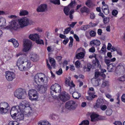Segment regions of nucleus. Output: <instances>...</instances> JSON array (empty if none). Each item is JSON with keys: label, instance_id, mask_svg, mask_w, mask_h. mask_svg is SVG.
Wrapping results in <instances>:
<instances>
[{"label": "nucleus", "instance_id": "1", "mask_svg": "<svg viewBox=\"0 0 125 125\" xmlns=\"http://www.w3.org/2000/svg\"><path fill=\"white\" fill-rule=\"evenodd\" d=\"M17 65L20 70L26 71L31 66L30 61L26 57H20L18 60Z\"/></svg>", "mask_w": 125, "mask_h": 125}, {"label": "nucleus", "instance_id": "2", "mask_svg": "<svg viewBox=\"0 0 125 125\" xmlns=\"http://www.w3.org/2000/svg\"><path fill=\"white\" fill-rule=\"evenodd\" d=\"M61 87L57 83H55L51 87V93L52 97L57 98L59 96L61 92Z\"/></svg>", "mask_w": 125, "mask_h": 125}, {"label": "nucleus", "instance_id": "3", "mask_svg": "<svg viewBox=\"0 0 125 125\" xmlns=\"http://www.w3.org/2000/svg\"><path fill=\"white\" fill-rule=\"evenodd\" d=\"M78 106L77 104L74 101L70 100L67 102L65 104L66 109L69 111L75 110Z\"/></svg>", "mask_w": 125, "mask_h": 125}, {"label": "nucleus", "instance_id": "4", "mask_svg": "<svg viewBox=\"0 0 125 125\" xmlns=\"http://www.w3.org/2000/svg\"><path fill=\"white\" fill-rule=\"evenodd\" d=\"M14 96L18 99H24L26 96L25 91L21 88L17 90L14 93Z\"/></svg>", "mask_w": 125, "mask_h": 125}, {"label": "nucleus", "instance_id": "5", "mask_svg": "<svg viewBox=\"0 0 125 125\" xmlns=\"http://www.w3.org/2000/svg\"><path fill=\"white\" fill-rule=\"evenodd\" d=\"M28 96L29 99L32 101L36 100L38 98V94L37 91L34 89H32L29 91Z\"/></svg>", "mask_w": 125, "mask_h": 125}, {"label": "nucleus", "instance_id": "6", "mask_svg": "<svg viewBox=\"0 0 125 125\" xmlns=\"http://www.w3.org/2000/svg\"><path fill=\"white\" fill-rule=\"evenodd\" d=\"M18 20L21 28L27 26L29 24V20L27 17H25Z\"/></svg>", "mask_w": 125, "mask_h": 125}, {"label": "nucleus", "instance_id": "7", "mask_svg": "<svg viewBox=\"0 0 125 125\" xmlns=\"http://www.w3.org/2000/svg\"><path fill=\"white\" fill-rule=\"evenodd\" d=\"M10 28L12 30H16L21 28V25L19 24L18 20H14L11 21L10 25Z\"/></svg>", "mask_w": 125, "mask_h": 125}, {"label": "nucleus", "instance_id": "8", "mask_svg": "<svg viewBox=\"0 0 125 125\" xmlns=\"http://www.w3.org/2000/svg\"><path fill=\"white\" fill-rule=\"evenodd\" d=\"M32 45V42L30 40H26L25 41L22 50L24 52H27L29 50Z\"/></svg>", "mask_w": 125, "mask_h": 125}, {"label": "nucleus", "instance_id": "9", "mask_svg": "<svg viewBox=\"0 0 125 125\" xmlns=\"http://www.w3.org/2000/svg\"><path fill=\"white\" fill-rule=\"evenodd\" d=\"M5 76L7 80L9 81H12L15 77L14 73L9 71L6 72Z\"/></svg>", "mask_w": 125, "mask_h": 125}, {"label": "nucleus", "instance_id": "10", "mask_svg": "<svg viewBox=\"0 0 125 125\" xmlns=\"http://www.w3.org/2000/svg\"><path fill=\"white\" fill-rule=\"evenodd\" d=\"M47 5L45 4H41L37 8V11L40 12H46L47 10Z\"/></svg>", "mask_w": 125, "mask_h": 125}, {"label": "nucleus", "instance_id": "11", "mask_svg": "<svg viewBox=\"0 0 125 125\" xmlns=\"http://www.w3.org/2000/svg\"><path fill=\"white\" fill-rule=\"evenodd\" d=\"M115 71L116 73L118 75L123 74L124 73V68L122 65H119L116 68Z\"/></svg>", "mask_w": 125, "mask_h": 125}, {"label": "nucleus", "instance_id": "12", "mask_svg": "<svg viewBox=\"0 0 125 125\" xmlns=\"http://www.w3.org/2000/svg\"><path fill=\"white\" fill-rule=\"evenodd\" d=\"M60 99L63 102H65L70 99V95L66 93H62L59 97Z\"/></svg>", "mask_w": 125, "mask_h": 125}, {"label": "nucleus", "instance_id": "13", "mask_svg": "<svg viewBox=\"0 0 125 125\" xmlns=\"http://www.w3.org/2000/svg\"><path fill=\"white\" fill-rule=\"evenodd\" d=\"M38 85L37 87V90L38 91L41 93H44L46 90V85H44L43 84L40 85Z\"/></svg>", "mask_w": 125, "mask_h": 125}, {"label": "nucleus", "instance_id": "14", "mask_svg": "<svg viewBox=\"0 0 125 125\" xmlns=\"http://www.w3.org/2000/svg\"><path fill=\"white\" fill-rule=\"evenodd\" d=\"M44 74L42 73H37L34 76V81L37 84L39 85V82Z\"/></svg>", "mask_w": 125, "mask_h": 125}, {"label": "nucleus", "instance_id": "15", "mask_svg": "<svg viewBox=\"0 0 125 125\" xmlns=\"http://www.w3.org/2000/svg\"><path fill=\"white\" fill-rule=\"evenodd\" d=\"M48 78L44 74L39 82V84H41L44 85H47L48 82Z\"/></svg>", "mask_w": 125, "mask_h": 125}, {"label": "nucleus", "instance_id": "16", "mask_svg": "<svg viewBox=\"0 0 125 125\" xmlns=\"http://www.w3.org/2000/svg\"><path fill=\"white\" fill-rule=\"evenodd\" d=\"M71 78L70 77H69V79L67 78H66L65 81V84L66 86H69L70 87H73L75 86V85L73 83V82L72 81L71 82L70 81Z\"/></svg>", "mask_w": 125, "mask_h": 125}, {"label": "nucleus", "instance_id": "17", "mask_svg": "<svg viewBox=\"0 0 125 125\" xmlns=\"http://www.w3.org/2000/svg\"><path fill=\"white\" fill-rule=\"evenodd\" d=\"M17 115L15 117L14 119H15L17 121H20L23 120L24 119V115L22 113H18Z\"/></svg>", "mask_w": 125, "mask_h": 125}, {"label": "nucleus", "instance_id": "18", "mask_svg": "<svg viewBox=\"0 0 125 125\" xmlns=\"http://www.w3.org/2000/svg\"><path fill=\"white\" fill-rule=\"evenodd\" d=\"M17 112V110L15 107L13 106L10 110V114L11 116L13 119H14L15 117L17 115L16 112Z\"/></svg>", "mask_w": 125, "mask_h": 125}, {"label": "nucleus", "instance_id": "19", "mask_svg": "<svg viewBox=\"0 0 125 125\" xmlns=\"http://www.w3.org/2000/svg\"><path fill=\"white\" fill-rule=\"evenodd\" d=\"M88 93L89 95L86 97V98L87 99L89 100H91L94 98L97 97L96 95L94 94V91H89Z\"/></svg>", "mask_w": 125, "mask_h": 125}, {"label": "nucleus", "instance_id": "20", "mask_svg": "<svg viewBox=\"0 0 125 125\" xmlns=\"http://www.w3.org/2000/svg\"><path fill=\"white\" fill-rule=\"evenodd\" d=\"M95 60L93 61L92 66L94 67V68L95 69L97 67L100 68L101 66L99 61L96 58H95Z\"/></svg>", "mask_w": 125, "mask_h": 125}, {"label": "nucleus", "instance_id": "21", "mask_svg": "<svg viewBox=\"0 0 125 125\" xmlns=\"http://www.w3.org/2000/svg\"><path fill=\"white\" fill-rule=\"evenodd\" d=\"M101 44L100 41L97 40H93L91 41L90 43V45L91 46H99Z\"/></svg>", "mask_w": 125, "mask_h": 125}, {"label": "nucleus", "instance_id": "22", "mask_svg": "<svg viewBox=\"0 0 125 125\" xmlns=\"http://www.w3.org/2000/svg\"><path fill=\"white\" fill-rule=\"evenodd\" d=\"M115 64L110 63L107 66L108 71L109 72H111L115 71L116 68Z\"/></svg>", "mask_w": 125, "mask_h": 125}, {"label": "nucleus", "instance_id": "23", "mask_svg": "<svg viewBox=\"0 0 125 125\" xmlns=\"http://www.w3.org/2000/svg\"><path fill=\"white\" fill-rule=\"evenodd\" d=\"M30 39L34 41H36L40 38L39 35L37 34H30L29 36Z\"/></svg>", "mask_w": 125, "mask_h": 125}, {"label": "nucleus", "instance_id": "24", "mask_svg": "<svg viewBox=\"0 0 125 125\" xmlns=\"http://www.w3.org/2000/svg\"><path fill=\"white\" fill-rule=\"evenodd\" d=\"M31 56L30 57L31 59L34 62H35L38 60L39 57L38 55L34 53L31 54Z\"/></svg>", "mask_w": 125, "mask_h": 125}, {"label": "nucleus", "instance_id": "25", "mask_svg": "<svg viewBox=\"0 0 125 125\" xmlns=\"http://www.w3.org/2000/svg\"><path fill=\"white\" fill-rule=\"evenodd\" d=\"M8 41L9 42H12L13 44L14 47L17 48L19 46V44L17 41L13 38L11 39L8 40Z\"/></svg>", "mask_w": 125, "mask_h": 125}, {"label": "nucleus", "instance_id": "26", "mask_svg": "<svg viewBox=\"0 0 125 125\" xmlns=\"http://www.w3.org/2000/svg\"><path fill=\"white\" fill-rule=\"evenodd\" d=\"M2 107L6 108L8 110L10 109V107L7 103L6 102H2L0 104V107Z\"/></svg>", "mask_w": 125, "mask_h": 125}, {"label": "nucleus", "instance_id": "27", "mask_svg": "<svg viewBox=\"0 0 125 125\" xmlns=\"http://www.w3.org/2000/svg\"><path fill=\"white\" fill-rule=\"evenodd\" d=\"M91 121L92 122H94L98 121L99 119V115L95 114H93L90 116Z\"/></svg>", "mask_w": 125, "mask_h": 125}, {"label": "nucleus", "instance_id": "28", "mask_svg": "<svg viewBox=\"0 0 125 125\" xmlns=\"http://www.w3.org/2000/svg\"><path fill=\"white\" fill-rule=\"evenodd\" d=\"M6 24L5 19L3 17L0 18V27L4 26Z\"/></svg>", "mask_w": 125, "mask_h": 125}, {"label": "nucleus", "instance_id": "29", "mask_svg": "<svg viewBox=\"0 0 125 125\" xmlns=\"http://www.w3.org/2000/svg\"><path fill=\"white\" fill-rule=\"evenodd\" d=\"M104 102L103 99H98L97 101V102L96 104V106L98 108H99L102 105Z\"/></svg>", "mask_w": 125, "mask_h": 125}, {"label": "nucleus", "instance_id": "30", "mask_svg": "<svg viewBox=\"0 0 125 125\" xmlns=\"http://www.w3.org/2000/svg\"><path fill=\"white\" fill-rule=\"evenodd\" d=\"M92 82L93 85L94 86H97L99 85V82L100 81L99 79H96L95 78H93L92 80Z\"/></svg>", "mask_w": 125, "mask_h": 125}, {"label": "nucleus", "instance_id": "31", "mask_svg": "<svg viewBox=\"0 0 125 125\" xmlns=\"http://www.w3.org/2000/svg\"><path fill=\"white\" fill-rule=\"evenodd\" d=\"M80 11L82 13H88L89 12V10L86 7L84 6L80 9Z\"/></svg>", "mask_w": 125, "mask_h": 125}, {"label": "nucleus", "instance_id": "32", "mask_svg": "<svg viewBox=\"0 0 125 125\" xmlns=\"http://www.w3.org/2000/svg\"><path fill=\"white\" fill-rule=\"evenodd\" d=\"M70 9V8L68 6V7H65L64 8L63 11L66 15L68 16L69 15Z\"/></svg>", "mask_w": 125, "mask_h": 125}, {"label": "nucleus", "instance_id": "33", "mask_svg": "<svg viewBox=\"0 0 125 125\" xmlns=\"http://www.w3.org/2000/svg\"><path fill=\"white\" fill-rule=\"evenodd\" d=\"M38 125H51L50 124L47 120L41 121L38 123Z\"/></svg>", "mask_w": 125, "mask_h": 125}, {"label": "nucleus", "instance_id": "34", "mask_svg": "<svg viewBox=\"0 0 125 125\" xmlns=\"http://www.w3.org/2000/svg\"><path fill=\"white\" fill-rule=\"evenodd\" d=\"M84 54L83 52H81L78 53L76 56V57L77 59H81L84 56Z\"/></svg>", "mask_w": 125, "mask_h": 125}, {"label": "nucleus", "instance_id": "35", "mask_svg": "<svg viewBox=\"0 0 125 125\" xmlns=\"http://www.w3.org/2000/svg\"><path fill=\"white\" fill-rule=\"evenodd\" d=\"M72 95L74 98L76 99H78L81 96L80 94L77 92H73V93Z\"/></svg>", "mask_w": 125, "mask_h": 125}, {"label": "nucleus", "instance_id": "36", "mask_svg": "<svg viewBox=\"0 0 125 125\" xmlns=\"http://www.w3.org/2000/svg\"><path fill=\"white\" fill-rule=\"evenodd\" d=\"M50 62L51 64V66L54 68L55 66V61L54 59L52 57L49 58Z\"/></svg>", "mask_w": 125, "mask_h": 125}, {"label": "nucleus", "instance_id": "37", "mask_svg": "<svg viewBox=\"0 0 125 125\" xmlns=\"http://www.w3.org/2000/svg\"><path fill=\"white\" fill-rule=\"evenodd\" d=\"M8 110L3 107H0V113L1 114H5L7 113Z\"/></svg>", "mask_w": 125, "mask_h": 125}, {"label": "nucleus", "instance_id": "38", "mask_svg": "<svg viewBox=\"0 0 125 125\" xmlns=\"http://www.w3.org/2000/svg\"><path fill=\"white\" fill-rule=\"evenodd\" d=\"M112 113V110L110 108H108L106 111V114L108 116L111 115Z\"/></svg>", "mask_w": 125, "mask_h": 125}, {"label": "nucleus", "instance_id": "39", "mask_svg": "<svg viewBox=\"0 0 125 125\" xmlns=\"http://www.w3.org/2000/svg\"><path fill=\"white\" fill-rule=\"evenodd\" d=\"M76 3L75 1H71L70 4L68 6L71 9V8H73L76 6Z\"/></svg>", "mask_w": 125, "mask_h": 125}, {"label": "nucleus", "instance_id": "40", "mask_svg": "<svg viewBox=\"0 0 125 125\" xmlns=\"http://www.w3.org/2000/svg\"><path fill=\"white\" fill-rule=\"evenodd\" d=\"M89 25H86L82 26L81 27V29L82 30L85 31L89 29Z\"/></svg>", "mask_w": 125, "mask_h": 125}, {"label": "nucleus", "instance_id": "41", "mask_svg": "<svg viewBox=\"0 0 125 125\" xmlns=\"http://www.w3.org/2000/svg\"><path fill=\"white\" fill-rule=\"evenodd\" d=\"M28 13V11L26 10H21L20 13V16H23L27 15Z\"/></svg>", "mask_w": 125, "mask_h": 125}, {"label": "nucleus", "instance_id": "42", "mask_svg": "<svg viewBox=\"0 0 125 125\" xmlns=\"http://www.w3.org/2000/svg\"><path fill=\"white\" fill-rule=\"evenodd\" d=\"M50 1L51 3L59 5L60 4V0H50Z\"/></svg>", "mask_w": 125, "mask_h": 125}, {"label": "nucleus", "instance_id": "43", "mask_svg": "<svg viewBox=\"0 0 125 125\" xmlns=\"http://www.w3.org/2000/svg\"><path fill=\"white\" fill-rule=\"evenodd\" d=\"M20 104L21 105H23V104L24 105H25V106H26L27 107L29 106L28 102L25 100H24L22 101L21 103H20Z\"/></svg>", "mask_w": 125, "mask_h": 125}, {"label": "nucleus", "instance_id": "44", "mask_svg": "<svg viewBox=\"0 0 125 125\" xmlns=\"http://www.w3.org/2000/svg\"><path fill=\"white\" fill-rule=\"evenodd\" d=\"M89 122L87 120H84L79 125H89Z\"/></svg>", "mask_w": 125, "mask_h": 125}, {"label": "nucleus", "instance_id": "45", "mask_svg": "<svg viewBox=\"0 0 125 125\" xmlns=\"http://www.w3.org/2000/svg\"><path fill=\"white\" fill-rule=\"evenodd\" d=\"M87 68H85L84 71H89L92 67V65L90 64H87Z\"/></svg>", "mask_w": 125, "mask_h": 125}, {"label": "nucleus", "instance_id": "46", "mask_svg": "<svg viewBox=\"0 0 125 125\" xmlns=\"http://www.w3.org/2000/svg\"><path fill=\"white\" fill-rule=\"evenodd\" d=\"M71 30V28L70 27H68L66 28L65 29L64 31L63 32L64 34H67Z\"/></svg>", "mask_w": 125, "mask_h": 125}, {"label": "nucleus", "instance_id": "47", "mask_svg": "<svg viewBox=\"0 0 125 125\" xmlns=\"http://www.w3.org/2000/svg\"><path fill=\"white\" fill-rule=\"evenodd\" d=\"M117 80L123 82L125 81V76L124 75L119 77L117 79Z\"/></svg>", "mask_w": 125, "mask_h": 125}, {"label": "nucleus", "instance_id": "48", "mask_svg": "<svg viewBox=\"0 0 125 125\" xmlns=\"http://www.w3.org/2000/svg\"><path fill=\"white\" fill-rule=\"evenodd\" d=\"M85 4L89 7H91L92 5L91 1L90 0H88L86 2Z\"/></svg>", "mask_w": 125, "mask_h": 125}, {"label": "nucleus", "instance_id": "49", "mask_svg": "<svg viewBox=\"0 0 125 125\" xmlns=\"http://www.w3.org/2000/svg\"><path fill=\"white\" fill-rule=\"evenodd\" d=\"M36 43L38 44H42L43 45L44 43L43 41L41 40H40L39 39H37L36 41Z\"/></svg>", "mask_w": 125, "mask_h": 125}, {"label": "nucleus", "instance_id": "50", "mask_svg": "<svg viewBox=\"0 0 125 125\" xmlns=\"http://www.w3.org/2000/svg\"><path fill=\"white\" fill-rule=\"evenodd\" d=\"M101 110L103 111H105L107 108V106L105 105H102L99 107Z\"/></svg>", "mask_w": 125, "mask_h": 125}, {"label": "nucleus", "instance_id": "51", "mask_svg": "<svg viewBox=\"0 0 125 125\" xmlns=\"http://www.w3.org/2000/svg\"><path fill=\"white\" fill-rule=\"evenodd\" d=\"M17 122L16 121H10L9 123V125H19V123H18V124H16Z\"/></svg>", "mask_w": 125, "mask_h": 125}, {"label": "nucleus", "instance_id": "52", "mask_svg": "<svg viewBox=\"0 0 125 125\" xmlns=\"http://www.w3.org/2000/svg\"><path fill=\"white\" fill-rule=\"evenodd\" d=\"M106 50V46L104 45V44L103 46L102 47V49L100 51V52L102 53L104 52Z\"/></svg>", "mask_w": 125, "mask_h": 125}, {"label": "nucleus", "instance_id": "53", "mask_svg": "<svg viewBox=\"0 0 125 125\" xmlns=\"http://www.w3.org/2000/svg\"><path fill=\"white\" fill-rule=\"evenodd\" d=\"M109 18L107 17L104 18L103 20L104 23L105 24L108 23L109 22Z\"/></svg>", "mask_w": 125, "mask_h": 125}, {"label": "nucleus", "instance_id": "54", "mask_svg": "<svg viewBox=\"0 0 125 125\" xmlns=\"http://www.w3.org/2000/svg\"><path fill=\"white\" fill-rule=\"evenodd\" d=\"M96 32L95 31H92L90 32V36L91 37H94L96 35Z\"/></svg>", "mask_w": 125, "mask_h": 125}, {"label": "nucleus", "instance_id": "55", "mask_svg": "<svg viewBox=\"0 0 125 125\" xmlns=\"http://www.w3.org/2000/svg\"><path fill=\"white\" fill-rule=\"evenodd\" d=\"M50 118L51 119L54 120L57 118V116L55 114H51L50 116Z\"/></svg>", "mask_w": 125, "mask_h": 125}, {"label": "nucleus", "instance_id": "56", "mask_svg": "<svg viewBox=\"0 0 125 125\" xmlns=\"http://www.w3.org/2000/svg\"><path fill=\"white\" fill-rule=\"evenodd\" d=\"M19 109L21 110L22 109H24L25 108L27 107H26V106H25V105H24L23 104V105H21L20 104H19Z\"/></svg>", "mask_w": 125, "mask_h": 125}, {"label": "nucleus", "instance_id": "57", "mask_svg": "<svg viewBox=\"0 0 125 125\" xmlns=\"http://www.w3.org/2000/svg\"><path fill=\"white\" fill-rule=\"evenodd\" d=\"M103 12L105 14L107 15L109 13V8L102 10Z\"/></svg>", "mask_w": 125, "mask_h": 125}, {"label": "nucleus", "instance_id": "58", "mask_svg": "<svg viewBox=\"0 0 125 125\" xmlns=\"http://www.w3.org/2000/svg\"><path fill=\"white\" fill-rule=\"evenodd\" d=\"M62 73V70L61 68H60L58 71L56 72V74L59 75H60Z\"/></svg>", "mask_w": 125, "mask_h": 125}, {"label": "nucleus", "instance_id": "59", "mask_svg": "<svg viewBox=\"0 0 125 125\" xmlns=\"http://www.w3.org/2000/svg\"><path fill=\"white\" fill-rule=\"evenodd\" d=\"M95 51V48L93 46H92V47L90 48L89 50V51L91 52H94Z\"/></svg>", "mask_w": 125, "mask_h": 125}, {"label": "nucleus", "instance_id": "60", "mask_svg": "<svg viewBox=\"0 0 125 125\" xmlns=\"http://www.w3.org/2000/svg\"><path fill=\"white\" fill-rule=\"evenodd\" d=\"M76 67L77 68H79L80 67V62L78 60L75 63Z\"/></svg>", "mask_w": 125, "mask_h": 125}, {"label": "nucleus", "instance_id": "61", "mask_svg": "<svg viewBox=\"0 0 125 125\" xmlns=\"http://www.w3.org/2000/svg\"><path fill=\"white\" fill-rule=\"evenodd\" d=\"M104 62L107 66L109 65V64H110V63L111 62L110 59H105Z\"/></svg>", "mask_w": 125, "mask_h": 125}, {"label": "nucleus", "instance_id": "62", "mask_svg": "<svg viewBox=\"0 0 125 125\" xmlns=\"http://www.w3.org/2000/svg\"><path fill=\"white\" fill-rule=\"evenodd\" d=\"M118 13V11L116 10H113L112 12V15L115 16H116Z\"/></svg>", "mask_w": 125, "mask_h": 125}, {"label": "nucleus", "instance_id": "63", "mask_svg": "<svg viewBox=\"0 0 125 125\" xmlns=\"http://www.w3.org/2000/svg\"><path fill=\"white\" fill-rule=\"evenodd\" d=\"M115 125H122V123L119 121H116L114 123Z\"/></svg>", "mask_w": 125, "mask_h": 125}, {"label": "nucleus", "instance_id": "64", "mask_svg": "<svg viewBox=\"0 0 125 125\" xmlns=\"http://www.w3.org/2000/svg\"><path fill=\"white\" fill-rule=\"evenodd\" d=\"M122 101L125 103V94H123L121 97Z\"/></svg>", "mask_w": 125, "mask_h": 125}]
</instances>
